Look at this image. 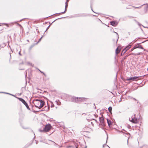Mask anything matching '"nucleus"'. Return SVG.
<instances>
[{"label": "nucleus", "mask_w": 148, "mask_h": 148, "mask_svg": "<svg viewBox=\"0 0 148 148\" xmlns=\"http://www.w3.org/2000/svg\"><path fill=\"white\" fill-rule=\"evenodd\" d=\"M33 103L35 107L40 109L44 106L45 102L42 100L37 99L33 100Z\"/></svg>", "instance_id": "nucleus-1"}, {"label": "nucleus", "mask_w": 148, "mask_h": 148, "mask_svg": "<svg viewBox=\"0 0 148 148\" xmlns=\"http://www.w3.org/2000/svg\"><path fill=\"white\" fill-rule=\"evenodd\" d=\"M71 101L74 102L79 103L83 101L84 98L76 97H71Z\"/></svg>", "instance_id": "nucleus-2"}, {"label": "nucleus", "mask_w": 148, "mask_h": 148, "mask_svg": "<svg viewBox=\"0 0 148 148\" xmlns=\"http://www.w3.org/2000/svg\"><path fill=\"white\" fill-rule=\"evenodd\" d=\"M51 127V126L50 124H48L45 126L43 130L39 129V131L40 132H47L50 130Z\"/></svg>", "instance_id": "nucleus-3"}, {"label": "nucleus", "mask_w": 148, "mask_h": 148, "mask_svg": "<svg viewBox=\"0 0 148 148\" xmlns=\"http://www.w3.org/2000/svg\"><path fill=\"white\" fill-rule=\"evenodd\" d=\"M100 124L99 125L102 127H105L106 126V123L104 121V119L102 117H99V118Z\"/></svg>", "instance_id": "nucleus-4"}, {"label": "nucleus", "mask_w": 148, "mask_h": 148, "mask_svg": "<svg viewBox=\"0 0 148 148\" xmlns=\"http://www.w3.org/2000/svg\"><path fill=\"white\" fill-rule=\"evenodd\" d=\"M17 98L19 100V101H21L25 105V106L28 110H30V108L28 106V105L24 99H23L22 98Z\"/></svg>", "instance_id": "nucleus-5"}, {"label": "nucleus", "mask_w": 148, "mask_h": 148, "mask_svg": "<svg viewBox=\"0 0 148 148\" xmlns=\"http://www.w3.org/2000/svg\"><path fill=\"white\" fill-rule=\"evenodd\" d=\"M139 77L134 76L130 77H128L127 79V81L132 80V81H136L138 79V78Z\"/></svg>", "instance_id": "nucleus-6"}, {"label": "nucleus", "mask_w": 148, "mask_h": 148, "mask_svg": "<svg viewBox=\"0 0 148 148\" xmlns=\"http://www.w3.org/2000/svg\"><path fill=\"white\" fill-rule=\"evenodd\" d=\"M131 122L134 123H138L139 121V119H137V118H135V117H134V118H133L132 120L130 121Z\"/></svg>", "instance_id": "nucleus-7"}, {"label": "nucleus", "mask_w": 148, "mask_h": 148, "mask_svg": "<svg viewBox=\"0 0 148 148\" xmlns=\"http://www.w3.org/2000/svg\"><path fill=\"white\" fill-rule=\"evenodd\" d=\"M47 143L49 144H50L51 145H53L56 147H57L58 146V145L56 143H55L54 141L51 140H49V142Z\"/></svg>", "instance_id": "nucleus-8"}, {"label": "nucleus", "mask_w": 148, "mask_h": 148, "mask_svg": "<svg viewBox=\"0 0 148 148\" xmlns=\"http://www.w3.org/2000/svg\"><path fill=\"white\" fill-rule=\"evenodd\" d=\"M137 48H140L141 49H144L143 47L141 45H140V44H137L134 47V49H136Z\"/></svg>", "instance_id": "nucleus-9"}, {"label": "nucleus", "mask_w": 148, "mask_h": 148, "mask_svg": "<svg viewBox=\"0 0 148 148\" xmlns=\"http://www.w3.org/2000/svg\"><path fill=\"white\" fill-rule=\"evenodd\" d=\"M131 47V45H130L127 46L125 48L123 49V51H125V52H124V53H123V54H124Z\"/></svg>", "instance_id": "nucleus-10"}, {"label": "nucleus", "mask_w": 148, "mask_h": 148, "mask_svg": "<svg viewBox=\"0 0 148 148\" xmlns=\"http://www.w3.org/2000/svg\"><path fill=\"white\" fill-rule=\"evenodd\" d=\"M68 6V3H65V10L64 12H60L59 13V14H63L66 11V8H67V7Z\"/></svg>", "instance_id": "nucleus-11"}, {"label": "nucleus", "mask_w": 148, "mask_h": 148, "mask_svg": "<svg viewBox=\"0 0 148 148\" xmlns=\"http://www.w3.org/2000/svg\"><path fill=\"white\" fill-rule=\"evenodd\" d=\"M121 49L118 47L116 49L115 53L116 54L119 53Z\"/></svg>", "instance_id": "nucleus-12"}, {"label": "nucleus", "mask_w": 148, "mask_h": 148, "mask_svg": "<svg viewBox=\"0 0 148 148\" xmlns=\"http://www.w3.org/2000/svg\"><path fill=\"white\" fill-rule=\"evenodd\" d=\"M110 23L111 24V25H112V26H116L117 24H116V22L115 21H112L110 22Z\"/></svg>", "instance_id": "nucleus-13"}, {"label": "nucleus", "mask_w": 148, "mask_h": 148, "mask_svg": "<svg viewBox=\"0 0 148 148\" xmlns=\"http://www.w3.org/2000/svg\"><path fill=\"white\" fill-rule=\"evenodd\" d=\"M107 123H108V125L109 127H110L111 125V122L110 120H109L108 119H107Z\"/></svg>", "instance_id": "nucleus-14"}, {"label": "nucleus", "mask_w": 148, "mask_h": 148, "mask_svg": "<svg viewBox=\"0 0 148 148\" xmlns=\"http://www.w3.org/2000/svg\"><path fill=\"white\" fill-rule=\"evenodd\" d=\"M49 107L47 106H45V107L44 108V109L43 110L45 111H48L49 110Z\"/></svg>", "instance_id": "nucleus-15"}, {"label": "nucleus", "mask_w": 148, "mask_h": 148, "mask_svg": "<svg viewBox=\"0 0 148 148\" xmlns=\"http://www.w3.org/2000/svg\"><path fill=\"white\" fill-rule=\"evenodd\" d=\"M112 110V108L111 107H110L108 108V110L110 112H111Z\"/></svg>", "instance_id": "nucleus-16"}, {"label": "nucleus", "mask_w": 148, "mask_h": 148, "mask_svg": "<svg viewBox=\"0 0 148 148\" xmlns=\"http://www.w3.org/2000/svg\"><path fill=\"white\" fill-rule=\"evenodd\" d=\"M114 33H116V34L117 35V37H118V38H117V40H116V43H117V41H118V38H119V36H118V33H116V32H115L114 31Z\"/></svg>", "instance_id": "nucleus-17"}, {"label": "nucleus", "mask_w": 148, "mask_h": 148, "mask_svg": "<svg viewBox=\"0 0 148 148\" xmlns=\"http://www.w3.org/2000/svg\"><path fill=\"white\" fill-rule=\"evenodd\" d=\"M0 93H5V94H9V95H11L13 96H14V95H12V94H10L9 93H7V92H0Z\"/></svg>", "instance_id": "nucleus-18"}, {"label": "nucleus", "mask_w": 148, "mask_h": 148, "mask_svg": "<svg viewBox=\"0 0 148 148\" xmlns=\"http://www.w3.org/2000/svg\"><path fill=\"white\" fill-rule=\"evenodd\" d=\"M33 47H34V45H31V46L30 47V48H29V50H31V49H32V48Z\"/></svg>", "instance_id": "nucleus-19"}, {"label": "nucleus", "mask_w": 148, "mask_h": 148, "mask_svg": "<svg viewBox=\"0 0 148 148\" xmlns=\"http://www.w3.org/2000/svg\"><path fill=\"white\" fill-rule=\"evenodd\" d=\"M90 123L93 126H94V124L92 122H90Z\"/></svg>", "instance_id": "nucleus-20"}, {"label": "nucleus", "mask_w": 148, "mask_h": 148, "mask_svg": "<svg viewBox=\"0 0 148 148\" xmlns=\"http://www.w3.org/2000/svg\"><path fill=\"white\" fill-rule=\"evenodd\" d=\"M141 6H140L138 7H134L136 8H140Z\"/></svg>", "instance_id": "nucleus-21"}, {"label": "nucleus", "mask_w": 148, "mask_h": 148, "mask_svg": "<svg viewBox=\"0 0 148 148\" xmlns=\"http://www.w3.org/2000/svg\"><path fill=\"white\" fill-rule=\"evenodd\" d=\"M42 37H41V38L39 39L38 41V43L42 39Z\"/></svg>", "instance_id": "nucleus-22"}, {"label": "nucleus", "mask_w": 148, "mask_h": 148, "mask_svg": "<svg viewBox=\"0 0 148 148\" xmlns=\"http://www.w3.org/2000/svg\"><path fill=\"white\" fill-rule=\"evenodd\" d=\"M107 145L106 144H104L103 145V147H104L105 146H107Z\"/></svg>", "instance_id": "nucleus-23"}, {"label": "nucleus", "mask_w": 148, "mask_h": 148, "mask_svg": "<svg viewBox=\"0 0 148 148\" xmlns=\"http://www.w3.org/2000/svg\"><path fill=\"white\" fill-rule=\"evenodd\" d=\"M90 7H91V10H92V11H93V10H92V5H91Z\"/></svg>", "instance_id": "nucleus-24"}, {"label": "nucleus", "mask_w": 148, "mask_h": 148, "mask_svg": "<svg viewBox=\"0 0 148 148\" xmlns=\"http://www.w3.org/2000/svg\"><path fill=\"white\" fill-rule=\"evenodd\" d=\"M69 1V0H66V3H68Z\"/></svg>", "instance_id": "nucleus-25"}, {"label": "nucleus", "mask_w": 148, "mask_h": 148, "mask_svg": "<svg viewBox=\"0 0 148 148\" xmlns=\"http://www.w3.org/2000/svg\"><path fill=\"white\" fill-rule=\"evenodd\" d=\"M50 26V25H49V26H48V27L47 28V29H46V30H47L48 29V28H49V26Z\"/></svg>", "instance_id": "nucleus-26"}, {"label": "nucleus", "mask_w": 148, "mask_h": 148, "mask_svg": "<svg viewBox=\"0 0 148 148\" xmlns=\"http://www.w3.org/2000/svg\"><path fill=\"white\" fill-rule=\"evenodd\" d=\"M134 49V47H133V48H132V49H131V51H132Z\"/></svg>", "instance_id": "nucleus-27"}, {"label": "nucleus", "mask_w": 148, "mask_h": 148, "mask_svg": "<svg viewBox=\"0 0 148 148\" xmlns=\"http://www.w3.org/2000/svg\"><path fill=\"white\" fill-rule=\"evenodd\" d=\"M92 119L95 120L96 123H97V121L96 119Z\"/></svg>", "instance_id": "nucleus-28"}, {"label": "nucleus", "mask_w": 148, "mask_h": 148, "mask_svg": "<svg viewBox=\"0 0 148 148\" xmlns=\"http://www.w3.org/2000/svg\"><path fill=\"white\" fill-rule=\"evenodd\" d=\"M25 77H26V76H27V72H26V71H25Z\"/></svg>", "instance_id": "nucleus-29"}, {"label": "nucleus", "mask_w": 148, "mask_h": 148, "mask_svg": "<svg viewBox=\"0 0 148 148\" xmlns=\"http://www.w3.org/2000/svg\"><path fill=\"white\" fill-rule=\"evenodd\" d=\"M38 70L41 73H43V72H42L39 69H38Z\"/></svg>", "instance_id": "nucleus-30"}, {"label": "nucleus", "mask_w": 148, "mask_h": 148, "mask_svg": "<svg viewBox=\"0 0 148 148\" xmlns=\"http://www.w3.org/2000/svg\"><path fill=\"white\" fill-rule=\"evenodd\" d=\"M43 73V74L45 76H46V74L44 73Z\"/></svg>", "instance_id": "nucleus-31"}, {"label": "nucleus", "mask_w": 148, "mask_h": 148, "mask_svg": "<svg viewBox=\"0 0 148 148\" xmlns=\"http://www.w3.org/2000/svg\"><path fill=\"white\" fill-rule=\"evenodd\" d=\"M121 101V100H119V102H120Z\"/></svg>", "instance_id": "nucleus-32"}, {"label": "nucleus", "mask_w": 148, "mask_h": 148, "mask_svg": "<svg viewBox=\"0 0 148 148\" xmlns=\"http://www.w3.org/2000/svg\"><path fill=\"white\" fill-rule=\"evenodd\" d=\"M54 107V105H53V106L51 105V107Z\"/></svg>", "instance_id": "nucleus-33"}, {"label": "nucleus", "mask_w": 148, "mask_h": 148, "mask_svg": "<svg viewBox=\"0 0 148 148\" xmlns=\"http://www.w3.org/2000/svg\"><path fill=\"white\" fill-rule=\"evenodd\" d=\"M38 141H37H37H36V144H37V143H38Z\"/></svg>", "instance_id": "nucleus-34"}, {"label": "nucleus", "mask_w": 148, "mask_h": 148, "mask_svg": "<svg viewBox=\"0 0 148 148\" xmlns=\"http://www.w3.org/2000/svg\"><path fill=\"white\" fill-rule=\"evenodd\" d=\"M59 19V18H58V19ZM57 19H56V20H55L54 21H53V22L54 21H56V20H57Z\"/></svg>", "instance_id": "nucleus-35"}, {"label": "nucleus", "mask_w": 148, "mask_h": 148, "mask_svg": "<svg viewBox=\"0 0 148 148\" xmlns=\"http://www.w3.org/2000/svg\"><path fill=\"white\" fill-rule=\"evenodd\" d=\"M19 55H21V54L20 53V52H19Z\"/></svg>", "instance_id": "nucleus-36"}, {"label": "nucleus", "mask_w": 148, "mask_h": 148, "mask_svg": "<svg viewBox=\"0 0 148 148\" xmlns=\"http://www.w3.org/2000/svg\"><path fill=\"white\" fill-rule=\"evenodd\" d=\"M18 25H19L20 26H21V25L20 24H18Z\"/></svg>", "instance_id": "nucleus-37"}, {"label": "nucleus", "mask_w": 148, "mask_h": 148, "mask_svg": "<svg viewBox=\"0 0 148 148\" xmlns=\"http://www.w3.org/2000/svg\"><path fill=\"white\" fill-rule=\"evenodd\" d=\"M11 53H10V58H11V55H10Z\"/></svg>", "instance_id": "nucleus-38"}, {"label": "nucleus", "mask_w": 148, "mask_h": 148, "mask_svg": "<svg viewBox=\"0 0 148 148\" xmlns=\"http://www.w3.org/2000/svg\"><path fill=\"white\" fill-rule=\"evenodd\" d=\"M125 52V51H123H123H122V52Z\"/></svg>", "instance_id": "nucleus-39"}, {"label": "nucleus", "mask_w": 148, "mask_h": 148, "mask_svg": "<svg viewBox=\"0 0 148 148\" xmlns=\"http://www.w3.org/2000/svg\"><path fill=\"white\" fill-rule=\"evenodd\" d=\"M102 129H104V128L103 127H102Z\"/></svg>", "instance_id": "nucleus-40"}, {"label": "nucleus", "mask_w": 148, "mask_h": 148, "mask_svg": "<svg viewBox=\"0 0 148 148\" xmlns=\"http://www.w3.org/2000/svg\"><path fill=\"white\" fill-rule=\"evenodd\" d=\"M107 146L109 148H110V147L108 146V145H107Z\"/></svg>", "instance_id": "nucleus-41"}, {"label": "nucleus", "mask_w": 148, "mask_h": 148, "mask_svg": "<svg viewBox=\"0 0 148 148\" xmlns=\"http://www.w3.org/2000/svg\"><path fill=\"white\" fill-rule=\"evenodd\" d=\"M140 53H139L138 55H140Z\"/></svg>", "instance_id": "nucleus-42"}, {"label": "nucleus", "mask_w": 148, "mask_h": 148, "mask_svg": "<svg viewBox=\"0 0 148 148\" xmlns=\"http://www.w3.org/2000/svg\"><path fill=\"white\" fill-rule=\"evenodd\" d=\"M123 52H122L121 53V55H122V54L123 55Z\"/></svg>", "instance_id": "nucleus-43"}, {"label": "nucleus", "mask_w": 148, "mask_h": 148, "mask_svg": "<svg viewBox=\"0 0 148 148\" xmlns=\"http://www.w3.org/2000/svg\"><path fill=\"white\" fill-rule=\"evenodd\" d=\"M128 139H127V143H128Z\"/></svg>", "instance_id": "nucleus-44"}, {"label": "nucleus", "mask_w": 148, "mask_h": 148, "mask_svg": "<svg viewBox=\"0 0 148 148\" xmlns=\"http://www.w3.org/2000/svg\"><path fill=\"white\" fill-rule=\"evenodd\" d=\"M58 104V105H60V104H58H58Z\"/></svg>", "instance_id": "nucleus-45"}, {"label": "nucleus", "mask_w": 148, "mask_h": 148, "mask_svg": "<svg viewBox=\"0 0 148 148\" xmlns=\"http://www.w3.org/2000/svg\"><path fill=\"white\" fill-rule=\"evenodd\" d=\"M27 41H29V40H27Z\"/></svg>", "instance_id": "nucleus-46"}, {"label": "nucleus", "mask_w": 148, "mask_h": 148, "mask_svg": "<svg viewBox=\"0 0 148 148\" xmlns=\"http://www.w3.org/2000/svg\"><path fill=\"white\" fill-rule=\"evenodd\" d=\"M15 97H16V96H15ZM16 98H17L18 97H16Z\"/></svg>", "instance_id": "nucleus-47"}, {"label": "nucleus", "mask_w": 148, "mask_h": 148, "mask_svg": "<svg viewBox=\"0 0 148 148\" xmlns=\"http://www.w3.org/2000/svg\"><path fill=\"white\" fill-rule=\"evenodd\" d=\"M22 20L20 21H21Z\"/></svg>", "instance_id": "nucleus-48"}, {"label": "nucleus", "mask_w": 148, "mask_h": 148, "mask_svg": "<svg viewBox=\"0 0 148 148\" xmlns=\"http://www.w3.org/2000/svg\"><path fill=\"white\" fill-rule=\"evenodd\" d=\"M135 114L134 115V116H135Z\"/></svg>", "instance_id": "nucleus-49"}, {"label": "nucleus", "mask_w": 148, "mask_h": 148, "mask_svg": "<svg viewBox=\"0 0 148 148\" xmlns=\"http://www.w3.org/2000/svg\"><path fill=\"white\" fill-rule=\"evenodd\" d=\"M76 148H77V147Z\"/></svg>", "instance_id": "nucleus-50"}]
</instances>
